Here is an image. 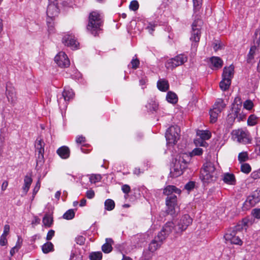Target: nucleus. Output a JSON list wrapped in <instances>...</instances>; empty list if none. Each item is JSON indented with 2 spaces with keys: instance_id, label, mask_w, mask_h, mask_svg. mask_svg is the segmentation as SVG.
Masks as SVG:
<instances>
[{
  "instance_id": "obj_1",
  "label": "nucleus",
  "mask_w": 260,
  "mask_h": 260,
  "mask_svg": "<svg viewBox=\"0 0 260 260\" xmlns=\"http://www.w3.org/2000/svg\"><path fill=\"white\" fill-rule=\"evenodd\" d=\"M249 223V220L248 219L246 218L243 219L233 229L228 231L224 236L225 240L232 244L241 246L243 244V241L239 236L237 235L241 230L243 229L246 230L248 226Z\"/></svg>"
},
{
  "instance_id": "obj_2",
  "label": "nucleus",
  "mask_w": 260,
  "mask_h": 260,
  "mask_svg": "<svg viewBox=\"0 0 260 260\" xmlns=\"http://www.w3.org/2000/svg\"><path fill=\"white\" fill-rule=\"evenodd\" d=\"M103 24V20L101 14L98 11H92L89 15L86 28L92 35L96 36L102 30L101 27Z\"/></svg>"
},
{
  "instance_id": "obj_3",
  "label": "nucleus",
  "mask_w": 260,
  "mask_h": 260,
  "mask_svg": "<svg viewBox=\"0 0 260 260\" xmlns=\"http://www.w3.org/2000/svg\"><path fill=\"white\" fill-rule=\"evenodd\" d=\"M200 178L204 183H209L216 180L217 174L213 163L209 161L203 165L200 171Z\"/></svg>"
},
{
  "instance_id": "obj_4",
  "label": "nucleus",
  "mask_w": 260,
  "mask_h": 260,
  "mask_svg": "<svg viewBox=\"0 0 260 260\" xmlns=\"http://www.w3.org/2000/svg\"><path fill=\"white\" fill-rule=\"evenodd\" d=\"M202 22L201 20H195L192 24V31L190 40L191 41V49L197 50L201 37V28Z\"/></svg>"
},
{
  "instance_id": "obj_5",
  "label": "nucleus",
  "mask_w": 260,
  "mask_h": 260,
  "mask_svg": "<svg viewBox=\"0 0 260 260\" xmlns=\"http://www.w3.org/2000/svg\"><path fill=\"white\" fill-rule=\"evenodd\" d=\"M233 138L235 140L240 143L246 144L251 143V138L247 130L238 129L232 132Z\"/></svg>"
},
{
  "instance_id": "obj_6",
  "label": "nucleus",
  "mask_w": 260,
  "mask_h": 260,
  "mask_svg": "<svg viewBox=\"0 0 260 260\" xmlns=\"http://www.w3.org/2000/svg\"><path fill=\"white\" fill-rule=\"evenodd\" d=\"M241 108V106L232 105L231 112L228 115L229 122L233 123L236 119L240 122L246 118V115L242 111Z\"/></svg>"
},
{
  "instance_id": "obj_7",
  "label": "nucleus",
  "mask_w": 260,
  "mask_h": 260,
  "mask_svg": "<svg viewBox=\"0 0 260 260\" xmlns=\"http://www.w3.org/2000/svg\"><path fill=\"white\" fill-rule=\"evenodd\" d=\"M192 219L188 214L183 215L178 221L175 229V233L181 234L185 231L188 226L192 223Z\"/></svg>"
},
{
  "instance_id": "obj_8",
  "label": "nucleus",
  "mask_w": 260,
  "mask_h": 260,
  "mask_svg": "<svg viewBox=\"0 0 260 260\" xmlns=\"http://www.w3.org/2000/svg\"><path fill=\"white\" fill-rule=\"evenodd\" d=\"M180 129L177 126H171L167 130L166 138L167 143L175 144L179 138Z\"/></svg>"
},
{
  "instance_id": "obj_9",
  "label": "nucleus",
  "mask_w": 260,
  "mask_h": 260,
  "mask_svg": "<svg viewBox=\"0 0 260 260\" xmlns=\"http://www.w3.org/2000/svg\"><path fill=\"white\" fill-rule=\"evenodd\" d=\"M187 60L186 56L180 54L174 58L168 59L166 63L165 66L168 69H173L176 67L181 66Z\"/></svg>"
},
{
  "instance_id": "obj_10",
  "label": "nucleus",
  "mask_w": 260,
  "mask_h": 260,
  "mask_svg": "<svg viewBox=\"0 0 260 260\" xmlns=\"http://www.w3.org/2000/svg\"><path fill=\"white\" fill-rule=\"evenodd\" d=\"M177 197L175 195L168 197L166 200L167 206L166 212L168 214L174 216L178 212V206L177 205Z\"/></svg>"
},
{
  "instance_id": "obj_11",
  "label": "nucleus",
  "mask_w": 260,
  "mask_h": 260,
  "mask_svg": "<svg viewBox=\"0 0 260 260\" xmlns=\"http://www.w3.org/2000/svg\"><path fill=\"white\" fill-rule=\"evenodd\" d=\"M45 143L42 139H37L35 142L37 164H42L44 161Z\"/></svg>"
},
{
  "instance_id": "obj_12",
  "label": "nucleus",
  "mask_w": 260,
  "mask_h": 260,
  "mask_svg": "<svg viewBox=\"0 0 260 260\" xmlns=\"http://www.w3.org/2000/svg\"><path fill=\"white\" fill-rule=\"evenodd\" d=\"M260 202V188L252 192L249 196L244 203V207L248 209L254 206Z\"/></svg>"
},
{
  "instance_id": "obj_13",
  "label": "nucleus",
  "mask_w": 260,
  "mask_h": 260,
  "mask_svg": "<svg viewBox=\"0 0 260 260\" xmlns=\"http://www.w3.org/2000/svg\"><path fill=\"white\" fill-rule=\"evenodd\" d=\"M165 240V236L161 234H158L151 241L148 247V250L153 253L158 250Z\"/></svg>"
},
{
  "instance_id": "obj_14",
  "label": "nucleus",
  "mask_w": 260,
  "mask_h": 260,
  "mask_svg": "<svg viewBox=\"0 0 260 260\" xmlns=\"http://www.w3.org/2000/svg\"><path fill=\"white\" fill-rule=\"evenodd\" d=\"M74 93L71 89H64L62 93V97L58 100V105L60 107H67V102L72 99Z\"/></svg>"
},
{
  "instance_id": "obj_15",
  "label": "nucleus",
  "mask_w": 260,
  "mask_h": 260,
  "mask_svg": "<svg viewBox=\"0 0 260 260\" xmlns=\"http://www.w3.org/2000/svg\"><path fill=\"white\" fill-rule=\"evenodd\" d=\"M55 62L61 68H66L70 64V60L66 54L62 51L59 52L54 58Z\"/></svg>"
},
{
  "instance_id": "obj_16",
  "label": "nucleus",
  "mask_w": 260,
  "mask_h": 260,
  "mask_svg": "<svg viewBox=\"0 0 260 260\" xmlns=\"http://www.w3.org/2000/svg\"><path fill=\"white\" fill-rule=\"evenodd\" d=\"M46 13L48 17L47 22L50 23L49 21V19L52 20L59 14V9L57 4L54 2L49 3L47 7Z\"/></svg>"
},
{
  "instance_id": "obj_17",
  "label": "nucleus",
  "mask_w": 260,
  "mask_h": 260,
  "mask_svg": "<svg viewBox=\"0 0 260 260\" xmlns=\"http://www.w3.org/2000/svg\"><path fill=\"white\" fill-rule=\"evenodd\" d=\"M62 43L72 49H78L79 43L75 39L74 36L67 35H65L62 39Z\"/></svg>"
},
{
  "instance_id": "obj_18",
  "label": "nucleus",
  "mask_w": 260,
  "mask_h": 260,
  "mask_svg": "<svg viewBox=\"0 0 260 260\" xmlns=\"http://www.w3.org/2000/svg\"><path fill=\"white\" fill-rule=\"evenodd\" d=\"M185 169V165H179L175 161L174 167L171 170L170 175L171 177L176 178L183 173V171Z\"/></svg>"
},
{
  "instance_id": "obj_19",
  "label": "nucleus",
  "mask_w": 260,
  "mask_h": 260,
  "mask_svg": "<svg viewBox=\"0 0 260 260\" xmlns=\"http://www.w3.org/2000/svg\"><path fill=\"white\" fill-rule=\"evenodd\" d=\"M176 226L174 225V223L172 222H168L163 226L162 230L158 234H161L162 236H165V239L168 235L174 231Z\"/></svg>"
},
{
  "instance_id": "obj_20",
  "label": "nucleus",
  "mask_w": 260,
  "mask_h": 260,
  "mask_svg": "<svg viewBox=\"0 0 260 260\" xmlns=\"http://www.w3.org/2000/svg\"><path fill=\"white\" fill-rule=\"evenodd\" d=\"M259 40L256 41V44H254L250 47L249 52L247 56V62L248 63H252L255 55L256 51L257 50L259 45Z\"/></svg>"
},
{
  "instance_id": "obj_21",
  "label": "nucleus",
  "mask_w": 260,
  "mask_h": 260,
  "mask_svg": "<svg viewBox=\"0 0 260 260\" xmlns=\"http://www.w3.org/2000/svg\"><path fill=\"white\" fill-rule=\"evenodd\" d=\"M57 154L62 159H67L70 155V148L66 146L59 147L56 151Z\"/></svg>"
},
{
  "instance_id": "obj_22",
  "label": "nucleus",
  "mask_w": 260,
  "mask_h": 260,
  "mask_svg": "<svg viewBox=\"0 0 260 260\" xmlns=\"http://www.w3.org/2000/svg\"><path fill=\"white\" fill-rule=\"evenodd\" d=\"M32 182V179L30 175H26L24 176V184L22 188V192L24 195L27 194Z\"/></svg>"
},
{
  "instance_id": "obj_23",
  "label": "nucleus",
  "mask_w": 260,
  "mask_h": 260,
  "mask_svg": "<svg viewBox=\"0 0 260 260\" xmlns=\"http://www.w3.org/2000/svg\"><path fill=\"white\" fill-rule=\"evenodd\" d=\"M222 180L224 183L229 185H235L236 183L235 176L232 173H225L223 174Z\"/></svg>"
},
{
  "instance_id": "obj_24",
  "label": "nucleus",
  "mask_w": 260,
  "mask_h": 260,
  "mask_svg": "<svg viewBox=\"0 0 260 260\" xmlns=\"http://www.w3.org/2000/svg\"><path fill=\"white\" fill-rule=\"evenodd\" d=\"M157 87L160 91L166 92L169 89V83L165 79H159L157 82Z\"/></svg>"
},
{
  "instance_id": "obj_25",
  "label": "nucleus",
  "mask_w": 260,
  "mask_h": 260,
  "mask_svg": "<svg viewBox=\"0 0 260 260\" xmlns=\"http://www.w3.org/2000/svg\"><path fill=\"white\" fill-rule=\"evenodd\" d=\"M234 67L231 65L228 67H224L222 73V77L231 80L233 77Z\"/></svg>"
},
{
  "instance_id": "obj_26",
  "label": "nucleus",
  "mask_w": 260,
  "mask_h": 260,
  "mask_svg": "<svg viewBox=\"0 0 260 260\" xmlns=\"http://www.w3.org/2000/svg\"><path fill=\"white\" fill-rule=\"evenodd\" d=\"M175 192L177 194L181 193V190L174 185H168L164 189V193L168 197H170L172 194Z\"/></svg>"
},
{
  "instance_id": "obj_27",
  "label": "nucleus",
  "mask_w": 260,
  "mask_h": 260,
  "mask_svg": "<svg viewBox=\"0 0 260 260\" xmlns=\"http://www.w3.org/2000/svg\"><path fill=\"white\" fill-rule=\"evenodd\" d=\"M210 60L212 69L221 68L222 66L223 61L219 57L213 56L210 58Z\"/></svg>"
},
{
  "instance_id": "obj_28",
  "label": "nucleus",
  "mask_w": 260,
  "mask_h": 260,
  "mask_svg": "<svg viewBox=\"0 0 260 260\" xmlns=\"http://www.w3.org/2000/svg\"><path fill=\"white\" fill-rule=\"evenodd\" d=\"M226 104L222 99H217L215 102L213 108L214 110H216L217 112H221L225 108Z\"/></svg>"
},
{
  "instance_id": "obj_29",
  "label": "nucleus",
  "mask_w": 260,
  "mask_h": 260,
  "mask_svg": "<svg viewBox=\"0 0 260 260\" xmlns=\"http://www.w3.org/2000/svg\"><path fill=\"white\" fill-rule=\"evenodd\" d=\"M113 243V241L112 239L107 238L106 239V243L102 247V251L106 253H110L113 249L112 246Z\"/></svg>"
},
{
  "instance_id": "obj_30",
  "label": "nucleus",
  "mask_w": 260,
  "mask_h": 260,
  "mask_svg": "<svg viewBox=\"0 0 260 260\" xmlns=\"http://www.w3.org/2000/svg\"><path fill=\"white\" fill-rule=\"evenodd\" d=\"M190 160V156L187 154H182L179 156L178 159H176L175 162L179 164V165H185V169L187 167V165L188 161Z\"/></svg>"
},
{
  "instance_id": "obj_31",
  "label": "nucleus",
  "mask_w": 260,
  "mask_h": 260,
  "mask_svg": "<svg viewBox=\"0 0 260 260\" xmlns=\"http://www.w3.org/2000/svg\"><path fill=\"white\" fill-rule=\"evenodd\" d=\"M197 134L202 140H209L211 137V134L209 131L198 130Z\"/></svg>"
},
{
  "instance_id": "obj_32",
  "label": "nucleus",
  "mask_w": 260,
  "mask_h": 260,
  "mask_svg": "<svg viewBox=\"0 0 260 260\" xmlns=\"http://www.w3.org/2000/svg\"><path fill=\"white\" fill-rule=\"evenodd\" d=\"M231 84V80L222 77V80L219 83V87L223 91L228 90Z\"/></svg>"
},
{
  "instance_id": "obj_33",
  "label": "nucleus",
  "mask_w": 260,
  "mask_h": 260,
  "mask_svg": "<svg viewBox=\"0 0 260 260\" xmlns=\"http://www.w3.org/2000/svg\"><path fill=\"white\" fill-rule=\"evenodd\" d=\"M53 245L51 242H47L42 245V250L43 253H48L53 251Z\"/></svg>"
},
{
  "instance_id": "obj_34",
  "label": "nucleus",
  "mask_w": 260,
  "mask_h": 260,
  "mask_svg": "<svg viewBox=\"0 0 260 260\" xmlns=\"http://www.w3.org/2000/svg\"><path fill=\"white\" fill-rule=\"evenodd\" d=\"M166 100L170 103L175 104L177 102V96L175 93L169 91L166 96Z\"/></svg>"
},
{
  "instance_id": "obj_35",
  "label": "nucleus",
  "mask_w": 260,
  "mask_h": 260,
  "mask_svg": "<svg viewBox=\"0 0 260 260\" xmlns=\"http://www.w3.org/2000/svg\"><path fill=\"white\" fill-rule=\"evenodd\" d=\"M105 209L108 211H111L115 208V202L112 199H107L105 202Z\"/></svg>"
},
{
  "instance_id": "obj_36",
  "label": "nucleus",
  "mask_w": 260,
  "mask_h": 260,
  "mask_svg": "<svg viewBox=\"0 0 260 260\" xmlns=\"http://www.w3.org/2000/svg\"><path fill=\"white\" fill-rule=\"evenodd\" d=\"M102 256V253L100 251L92 252L89 255L90 260H101Z\"/></svg>"
},
{
  "instance_id": "obj_37",
  "label": "nucleus",
  "mask_w": 260,
  "mask_h": 260,
  "mask_svg": "<svg viewBox=\"0 0 260 260\" xmlns=\"http://www.w3.org/2000/svg\"><path fill=\"white\" fill-rule=\"evenodd\" d=\"M52 222V217L49 214H46L43 218V223L44 225L47 227H50Z\"/></svg>"
},
{
  "instance_id": "obj_38",
  "label": "nucleus",
  "mask_w": 260,
  "mask_h": 260,
  "mask_svg": "<svg viewBox=\"0 0 260 260\" xmlns=\"http://www.w3.org/2000/svg\"><path fill=\"white\" fill-rule=\"evenodd\" d=\"M102 177L100 174H91L89 176V181L91 183H96L100 182Z\"/></svg>"
},
{
  "instance_id": "obj_39",
  "label": "nucleus",
  "mask_w": 260,
  "mask_h": 260,
  "mask_svg": "<svg viewBox=\"0 0 260 260\" xmlns=\"http://www.w3.org/2000/svg\"><path fill=\"white\" fill-rule=\"evenodd\" d=\"M210 122L214 123L217 119V117L220 112H217L216 110H214L213 108L210 110Z\"/></svg>"
},
{
  "instance_id": "obj_40",
  "label": "nucleus",
  "mask_w": 260,
  "mask_h": 260,
  "mask_svg": "<svg viewBox=\"0 0 260 260\" xmlns=\"http://www.w3.org/2000/svg\"><path fill=\"white\" fill-rule=\"evenodd\" d=\"M75 216V212L73 209H69L63 215V218L67 220L73 219Z\"/></svg>"
},
{
  "instance_id": "obj_41",
  "label": "nucleus",
  "mask_w": 260,
  "mask_h": 260,
  "mask_svg": "<svg viewBox=\"0 0 260 260\" xmlns=\"http://www.w3.org/2000/svg\"><path fill=\"white\" fill-rule=\"evenodd\" d=\"M257 122V118L254 115H251L249 116L247 120V123L249 125L253 126Z\"/></svg>"
},
{
  "instance_id": "obj_42",
  "label": "nucleus",
  "mask_w": 260,
  "mask_h": 260,
  "mask_svg": "<svg viewBox=\"0 0 260 260\" xmlns=\"http://www.w3.org/2000/svg\"><path fill=\"white\" fill-rule=\"evenodd\" d=\"M251 168L250 166L247 163L242 164L241 166V171L245 174H248L250 172Z\"/></svg>"
},
{
  "instance_id": "obj_43",
  "label": "nucleus",
  "mask_w": 260,
  "mask_h": 260,
  "mask_svg": "<svg viewBox=\"0 0 260 260\" xmlns=\"http://www.w3.org/2000/svg\"><path fill=\"white\" fill-rule=\"evenodd\" d=\"M203 149L201 148H196L189 153L190 157L200 156L203 154Z\"/></svg>"
},
{
  "instance_id": "obj_44",
  "label": "nucleus",
  "mask_w": 260,
  "mask_h": 260,
  "mask_svg": "<svg viewBox=\"0 0 260 260\" xmlns=\"http://www.w3.org/2000/svg\"><path fill=\"white\" fill-rule=\"evenodd\" d=\"M248 155L247 152H242L238 155V160L240 162H244L248 160Z\"/></svg>"
},
{
  "instance_id": "obj_45",
  "label": "nucleus",
  "mask_w": 260,
  "mask_h": 260,
  "mask_svg": "<svg viewBox=\"0 0 260 260\" xmlns=\"http://www.w3.org/2000/svg\"><path fill=\"white\" fill-rule=\"evenodd\" d=\"M147 107L150 110L156 111L158 109V104L154 101H151L148 105Z\"/></svg>"
},
{
  "instance_id": "obj_46",
  "label": "nucleus",
  "mask_w": 260,
  "mask_h": 260,
  "mask_svg": "<svg viewBox=\"0 0 260 260\" xmlns=\"http://www.w3.org/2000/svg\"><path fill=\"white\" fill-rule=\"evenodd\" d=\"M131 64L132 65V68L133 69L136 70L139 67L140 65V61L137 57H134L131 61Z\"/></svg>"
},
{
  "instance_id": "obj_47",
  "label": "nucleus",
  "mask_w": 260,
  "mask_h": 260,
  "mask_svg": "<svg viewBox=\"0 0 260 260\" xmlns=\"http://www.w3.org/2000/svg\"><path fill=\"white\" fill-rule=\"evenodd\" d=\"M139 5L137 1H133L131 2L129 8V9L133 11H136L139 9Z\"/></svg>"
},
{
  "instance_id": "obj_48",
  "label": "nucleus",
  "mask_w": 260,
  "mask_h": 260,
  "mask_svg": "<svg viewBox=\"0 0 260 260\" xmlns=\"http://www.w3.org/2000/svg\"><path fill=\"white\" fill-rule=\"evenodd\" d=\"M243 107L245 109L250 110L253 107V104L251 100H248L244 102Z\"/></svg>"
},
{
  "instance_id": "obj_49",
  "label": "nucleus",
  "mask_w": 260,
  "mask_h": 260,
  "mask_svg": "<svg viewBox=\"0 0 260 260\" xmlns=\"http://www.w3.org/2000/svg\"><path fill=\"white\" fill-rule=\"evenodd\" d=\"M250 177L254 180L260 179V168L252 172L251 173Z\"/></svg>"
},
{
  "instance_id": "obj_50",
  "label": "nucleus",
  "mask_w": 260,
  "mask_h": 260,
  "mask_svg": "<svg viewBox=\"0 0 260 260\" xmlns=\"http://www.w3.org/2000/svg\"><path fill=\"white\" fill-rule=\"evenodd\" d=\"M76 242L77 244L82 245L84 244L85 241V238L82 236H78L76 238Z\"/></svg>"
},
{
  "instance_id": "obj_51",
  "label": "nucleus",
  "mask_w": 260,
  "mask_h": 260,
  "mask_svg": "<svg viewBox=\"0 0 260 260\" xmlns=\"http://www.w3.org/2000/svg\"><path fill=\"white\" fill-rule=\"evenodd\" d=\"M195 10H199L201 7L202 0H192Z\"/></svg>"
},
{
  "instance_id": "obj_52",
  "label": "nucleus",
  "mask_w": 260,
  "mask_h": 260,
  "mask_svg": "<svg viewBox=\"0 0 260 260\" xmlns=\"http://www.w3.org/2000/svg\"><path fill=\"white\" fill-rule=\"evenodd\" d=\"M253 216L256 218H260V209L255 208L252 210L251 212Z\"/></svg>"
},
{
  "instance_id": "obj_53",
  "label": "nucleus",
  "mask_w": 260,
  "mask_h": 260,
  "mask_svg": "<svg viewBox=\"0 0 260 260\" xmlns=\"http://www.w3.org/2000/svg\"><path fill=\"white\" fill-rule=\"evenodd\" d=\"M7 98L8 100L10 101H11V102H13L15 100V95L13 92H10V91H7Z\"/></svg>"
},
{
  "instance_id": "obj_54",
  "label": "nucleus",
  "mask_w": 260,
  "mask_h": 260,
  "mask_svg": "<svg viewBox=\"0 0 260 260\" xmlns=\"http://www.w3.org/2000/svg\"><path fill=\"white\" fill-rule=\"evenodd\" d=\"M121 189L122 191L125 194H128L131 191V187L128 185L127 184L123 185L121 187Z\"/></svg>"
},
{
  "instance_id": "obj_55",
  "label": "nucleus",
  "mask_w": 260,
  "mask_h": 260,
  "mask_svg": "<svg viewBox=\"0 0 260 260\" xmlns=\"http://www.w3.org/2000/svg\"><path fill=\"white\" fill-rule=\"evenodd\" d=\"M85 142V138L83 136H78L76 138V142L81 144Z\"/></svg>"
},
{
  "instance_id": "obj_56",
  "label": "nucleus",
  "mask_w": 260,
  "mask_h": 260,
  "mask_svg": "<svg viewBox=\"0 0 260 260\" xmlns=\"http://www.w3.org/2000/svg\"><path fill=\"white\" fill-rule=\"evenodd\" d=\"M242 101L241 99L239 96H237L235 98L234 102L233 103L232 105H238L241 106L242 107Z\"/></svg>"
},
{
  "instance_id": "obj_57",
  "label": "nucleus",
  "mask_w": 260,
  "mask_h": 260,
  "mask_svg": "<svg viewBox=\"0 0 260 260\" xmlns=\"http://www.w3.org/2000/svg\"><path fill=\"white\" fill-rule=\"evenodd\" d=\"M194 183L193 181H190L185 185V188L188 190H190L194 188Z\"/></svg>"
},
{
  "instance_id": "obj_58",
  "label": "nucleus",
  "mask_w": 260,
  "mask_h": 260,
  "mask_svg": "<svg viewBox=\"0 0 260 260\" xmlns=\"http://www.w3.org/2000/svg\"><path fill=\"white\" fill-rule=\"evenodd\" d=\"M6 236L2 235L1 236L0 238V245L1 246H5L7 244V239L6 238Z\"/></svg>"
},
{
  "instance_id": "obj_59",
  "label": "nucleus",
  "mask_w": 260,
  "mask_h": 260,
  "mask_svg": "<svg viewBox=\"0 0 260 260\" xmlns=\"http://www.w3.org/2000/svg\"><path fill=\"white\" fill-rule=\"evenodd\" d=\"M86 196L87 198L89 199H91L94 198L95 196V193L93 190H89L86 191Z\"/></svg>"
},
{
  "instance_id": "obj_60",
  "label": "nucleus",
  "mask_w": 260,
  "mask_h": 260,
  "mask_svg": "<svg viewBox=\"0 0 260 260\" xmlns=\"http://www.w3.org/2000/svg\"><path fill=\"white\" fill-rule=\"evenodd\" d=\"M55 232L53 230H50L48 231L47 237H46V240L49 241L50 240L52 237L54 236Z\"/></svg>"
},
{
  "instance_id": "obj_61",
  "label": "nucleus",
  "mask_w": 260,
  "mask_h": 260,
  "mask_svg": "<svg viewBox=\"0 0 260 260\" xmlns=\"http://www.w3.org/2000/svg\"><path fill=\"white\" fill-rule=\"evenodd\" d=\"M41 186V182L40 180H39L36 183V186L34 187V190H33V194H36L39 190L40 189Z\"/></svg>"
},
{
  "instance_id": "obj_62",
  "label": "nucleus",
  "mask_w": 260,
  "mask_h": 260,
  "mask_svg": "<svg viewBox=\"0 0 260 260\" xmlns=\"http://www.w3.org/2000/svg\"><path fill=\"white\" fill-rule=\"evenodd\" d=\"M10 231V226L8 224H6L4 226V232L2 235L7 236Z\"/></svg>"
},
{
  "instance_id": "obj_63",
  "label": "nucleus",
  "mask_w": 260,
  "mask_h": 260,
  "mask_svg": "<svg viewBox=\"0 0 260 260\" xmlns=\"http://www.w3.org/2000/svg\"><path fill=\"white\" fill-rule=\"evenodd\" d=\"M20 248V246H17V245H16L15 246L11 248L10 253L11 256L14 255L16 251H18L19 249Z\"/></svg>"
},
{
  "instance_id": "obj_64",
  "label": "nucleus",
  "mask_w": 260,
  "mask_h": 260,
  "mask_svg": "<svg viewBox=\"0 0 260 260\" xmlns=\"http://www.w3.org/2000/svg\"><path fill=\"white\" fill-rule=\"evenodd\" d=\"M8 181L7 180H5L3 182L1 186V189L2 191H5L7 189L8 186Z\"/></svg>"
}]
</instances>
